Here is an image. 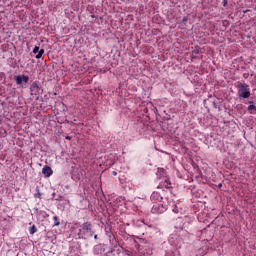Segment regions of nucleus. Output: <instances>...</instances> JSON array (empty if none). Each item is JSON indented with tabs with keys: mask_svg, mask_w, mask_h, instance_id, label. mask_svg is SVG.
<instances>
[{
	"mask_svg": "<svg viewBox=\"0 0 256 256\" xmlns=\"http://www.w3.org/2000/svg\"><path fill=\"white\" fill-rule=\"evenodd\" d=\"M187 21H189V18L187 16H184L182 19L183 25H187Z\"/></svg>",
	"mask_w": 256,
	"mask_h": 256,
	"instance_id": "a211bd4d",
	"label": "nucleus"
},
{
	"mask_svg": "<svg viewBox=\"0 0 256 256\" xmlns=\"http://www.w3.org/2000/svg\"><path fill=\"white\" fill-rule=\"evenodd\" d=\"M93 251H94V254L98 255V256L103 255V253L105 252V250H103V246H101V245L94 246Z\"/></svg>",
	"mask_w": 256,
	"mask_h": 256,
	"instance_id": "9b49d317",
	"label": "nucleus"
},
{
	"mask_svg": "<svg viewBox=\"0 0 256 256\" xmlns=\"http://www.w3.org/2000/svg\"><path fill=\"white\" fill-rule=\"evenodd\" d=\"M94 233L91 222H86L82 224V229L80 230L79 235H82L80 236L82 239H89V237H93Z\"/></svg>",
	"mask_w": 256,
	"mask_h": 256,
	"instance_id": "f03ea898",
	"label": "nucleus"
},
{
	"mask_svg": "<svg viewBox=\"0 0 256 256\" xmlns=\"http://www.w3.org/2000/svg\"><path fill=\"white\" fill-rule=\"evenodd\" d=\"M218 187H219V189H221L222 187H223V184H218Z\"/></svg>",
	"mask_w": 256,
	"mask_h": 256,
	"instance_id": "5701e85b",
	"label": "nucleus"
},
{
	"mask_svg": "<svg viewBox=\"0 0 256 256\" xmlns=\"http://www.w3.org/2000/svg\"><path fill=\"white\" fill-rule=\"evenodd\" d=\"M163 187H164V189H171V182H169V180H165L164 182H163V184H160L159 186H158V189H163Z\"/></svg>",
	"mask_w": 256,
	"mask_h": 256,
	"instance_id": "ddd939ff",
	"label": "nucleus"
},
{
	"mask_svg": "<svg viewBox=\"0 0 256 256\" xmlns=\"http://www.w3.org/2000/svg\"><path fill=\"white\" fill-rule=\"evenodd\" d=\"M33 53L37 54L36 59H41L43 57V54L45 53L44 49L39 50V46H35L33 49Z\"/></svg>",
	"mask_w": 256,
	"mask_h": 256,
	"instance_id": "1a4fd4ad",
	"label": "nucleus"
},
{
	"mask_svg": "<svg viewBox=\"0 0 256 256\" xmlns=\"http://www.w3.org/2000/svg\"><path fill=\"white\" fill-rule=\"evenodd\" d=\"M179 250L173 249V250H168L166 251V256H179Z\"/></svg>",
	"mask_w": 256,
	"mask_h": 256,
	"instance_id": "4468645a",
	"label": "nucleus"
},
{
	"mask_svg": "<svg viewBox=\"0 0 256 256\" xmlns=\"http://www.w3.org/2000/svg\"><path fill=\"white\" fill-rule=\"evenodd\" d=\"M249 106L247 107V111L250 112L251 115H253V113H256V106L255 104H253V101H249Z\"/></svg>",
	"mask_w": 256,
	"mask_h": 256,
	"instance_id": "f8f14e48",
	"label": "nucleus"
},
{
	"mask_svg": "<svg viewBox=\"0 0 256 256\" xmlns=\"http://www.w3.org/2000/svg\"><path fill=\"white\" fill-rule=\"evenodd\" d=\"M139 252H140L142 255H151V251L145 252V250H143V248H139Z\"/></svg>",
	"mask_w": 256,
	"mask_h": 256,
	"instance_id": "f3484780",
	"label": "nucleus"
},
{
	"mask_svg": "<svg viewBox=\"0 0 256 256\" xmlns=\"http://www.w3.org/2000/svg\"><path fill=\"white\" fill-rule=\"evenodd\" d=\"M53 221H54V227H59L61 225V222L59 221L58 216H53Z\"/></svg>",
	"mask_w": 256,
	"mask_h": 256,
	"instance_id": "2eb2a0df",
	"label": "nucleus"
},
{
	"mask_svg": "<svg viewBox=\"0 0 256 256\" xmlns=\"http://www.w3.org/2000/svg\"><path fill=\"white\" fill-rule=\"evenodd\" d=\"M172 211L173 213H179V209H177V206H175Z\"/></svg>",
	"mask_w": 256,
	"mask_h": 256,
	"instance_id": "6ab92c4d",
	"label": "nucleus"
},
{
	"mask_svg": "<svg viewBox=\"0 0 256 256\" xmlns=\"http://www.w3.org/2000/svg\"><path fill=\"white\" fill-rule=\"evenodd\" d=\"M96 17H97V16H96L95 14H92V15H91V18H92V19H95Z\"/></svg>",
	"mask_w": 256,
	"mask_h": 256,
	"instance_id": "4be33fe9",
	"label": "nucleus"
},
{
	"mask_svg": "<svg viewBox=\"0 0 256 256\" xmlns=\"http://www.w3.org/2000/svg\"><path fill=\"white\" fill-rule=\"evenodd\" d=\"M176 229H183V226H176Z\"/></svg>",
	"mask_w": 256,
	"mask_h": 256,
	"instance_id": "b1692460",
	"label": "nucleus"
},
{
	"mask_svg": "<svg viewBox=\"0 0 256 256\" xmlns=\"http://www.w3.org/2000/svg\"><path fill=\"white\" fill-rule=\"evenodd\" d=\"M31 95H40L41 94V86H39V82L34 81L30 86Z\"/></svg>",
	"mask_w": 256,
	"mask_h": 256,
	"instance_id": "423d86ee",
	"label": "nucleus"
},
{
	"mask_svg": "<svg viewBox=\"0 0 256 256\" xmlns=\"http://www.w3.org/2000/svg\"><path fill=\"white\" fill-rule=\"evenodd\" d=\"M94 239H98V236H97V235H94Z\"/></svg>",
	"mask_w": 256,
	"mask_h": 256,
	"instance_id": "bb28decb",
	"label": "nucleus"
},
{
	"mask_svg": "<svg viewBox=\"0 0 256 256\" xmlns=\"http://www.w3.org/2000/svg\"><path fill=\"white\" fill-rule=\"evenodd\" d=\"M112 174L115 176V175H117V172L113 171Z\"/></svg>",
	"mask_w": 256,
	"mask_h": 256,
	"instance_id": "393cba45",
	"label": "nucleus"
},
{
	"mask_svg": "<svg viewBox=\"0 0 256 256\" xmlns=\"http://www.w3.org/2000/svg\"><path fill=\"white\" fill-rule=\"evenodd\" d=\"M167 211V205H163V203H154L151 209V213L154 215H161V213H165Z\"/></svg>",
	"mask_w": 256,
	"mask_h": 256,
	"instance_id": "20e7f679",
	"label": "nucleus"
},
{
	"mask_svg": "<svg viewBox=\"0 0 256 256\" xmlns=\"http://www.w3.org/2000/svg\"><path fill=\"white\" fill-rule=\"evenodd\" d=\"M42 173L44 174V176L46 177H51V175H53V169H51L50 166H44L42 168Z\"/></svg>",
	"mask_w": 256,
	"mask_h": 256,
	"instance_id": "9d476101",
	"label": "nucleus"
},
{
	"mask_svg": "<svg viewBox=\"0 0 256 256\" xmlns=\"http://www.w3.org/2000/svg\"><path fill=\"white\" fill-rule=\"evenodd\" d=\"M14 79H15L16 85H19V86L23 85V83L25 85L29 83V76L27 75H17L14 77Z\"/></svg>",
	"mask_w": 256,
	"mask_h": 256,
	"instance_id": "39448f33",
	"label": "nucleus"
},
{
	"mask_svg": "<svg viewBox=\"0 0 256 256\" xmlns=\"http://www.w3.org/2000/svg\"><path fill=\"white\" fill-rule=\"evenodd\" d=\"M227 3H228L227 0H223V1H222L223 7H227Z\"/></svg>",
	"mask_w": 256,
	"mask_h": 256,
	"instance_id": "aec40b11",
	"label": "nucleus"
},
{
	"mask_svg": "<svg viewBox=\"0 0 256 256\" xmlns=\"http://www.w3.org/2000/svg\"><path fill=\"white\" fill-rule=\"evenodd\" d=\"M238 91L239 99H249L251 97V88H249V84L239 83L236 86Z\"/></svg>",
	"mask_w": 256,
	"mask_h": 256,
	"instance_id": "f257e3e1",
	"label": "nucleus"
},
{
	"mask_svg": "<svg viewBox=\"0 0 256 256\" xmlns=\"http://www.w3.org/2000/svg\"><path fill=\"white\" fill-rule=\"evenodd\" d=\"M37 231V226L35 225H32L30 228H29V233L30 235H35V232Z\"/></svg>",
	"mask_w": 256,
	"mask_h": 256,
	"instance_id": "dca6fc26",
	"label": "nucleus"
},
{
	"mask_svg": "<svg viewBox=\"0 0 256 256\" xmlns=\"http://www.w3.org/2000/svg\"><path fill=\"white\" fill-rule=\"evenodd\" d=\"M150 201L152 203H162L163 195H161V192L154 191L150 196Z\"/></svg>",
	"mask_w": 256,
	"mask_h": 256,
	"instance_id": "0eeeda50",
	"label": "nucleus"
},
{
	"mask_svg": "<svg viewBox=\"0 0 256 256\" xmlns=\"http://www.w3.org/2000/svg\"><path fill=\"white\" fill-rule=\"evenodd\" d=\"M169 243L172 247H175L174 249L179 250L183 247V238L177 236V234H172L169 237Z\"/></svg>",
	"mask_w": 256,
	"mask_h": 256,
	"instance_id": "7ed1b4c3",
	"label": "nucleus"
},
{
	"mask_svg": "<svg viewBox=\"0 0 256 256\" xmlns=\"http://www.w3.org/2000/svg\"><path fill=\"white\" fill-rule=\"evenodd\" d=\"M36 216L39 219V221H45L47 217H49V214L45 210H40L38 208L35 209Z\"/></svg>",
	"mask_w": 256,
	"mask_h": 256,
	"instance_id": "6e6552de",
	"label": "nucleus"
},
{
	"mask_svg": "<svg viewBox=\"0 0 256 256\" xmlns=\"http://www.w3.org/2000/svg\"><path fill=\"white\" fill-rule=\"evenodd\" d=\"M181 222H182V220H181V218H179V219H178V223H181Z\"/></svg>",
	"mask_w": 256,
	"mask_h": 256,
	"instance_id": "a878e982",
	"label": "nucleus"
},
{
	"mask_svg": "<svg viewBox=\"0 0 256 256\" xmlns=\"http://www.w3.org/2000/svg\"><path fill=\"white\" fill-rule=\"evenodd\" d=\"M65 139H67L68 141H71L73 139L72 136H65Z\"/></svg>",
	"mask_w": 256,
	"mask_h": 256,
	"instance_id": "412c9836",
	"label": "nucleus"
}]
</instances>
